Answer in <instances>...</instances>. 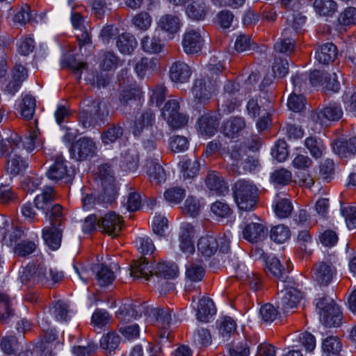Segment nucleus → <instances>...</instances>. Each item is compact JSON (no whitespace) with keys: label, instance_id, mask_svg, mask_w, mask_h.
<instances>
[{"label":"nucleus","instance_id":"f257e3e1","mask_svg":"<svg viewBox=\"0 0 356 356\" xmlns=\"http://www.w3.org/2000/svg\"><path fill=\"white\" fill-rule=\"evenodd\" d=\"M154 124V113L151 110H147L136 118L133 127L134 135L143 137L144 147L149 152L155 149L156 140L163 136L161 130Z\"/></svg>","mask_w":356,"mask_h":356},{"label":"nucleus","instance_id":"f03ea898","mask_svg":"<svg viewBox=\"0 0 356 356\" xmlns=\"http://www.w3.org/2000/svg\"><path fill=\"white\" fill-rule=\"evenodd\" d=\"M172 310L169 308H154L149 307L146 304H133L124 305L123 308L117 313L118 318L125 320L127 316H132L134 318L140 317L144 314L149 318H156L164 323L168 324L171 319Z\"/></svg>","mask_w":356,"mask_h":356},{"label":"nucleus","instance_id":"7ed1b4c3","mask_svg":"<svg viewBox=\"0 0 356 356\" xmlns=\"http://www.w3.org/2000/svg\"><path fill=\"white\" fill-rule=\"evenodd\" d=\"M232 191L235 202L241 210L250 211L254 207L258 188L252 181L239 179L233 185Z\"/></svg>","mask_w":356,"mask_h":356},{"label":"nucleus","instance_id":"20e7f679","mask_svg":"<svg viewBox=\"0 0 356 356\" xmlns=\"http://www.w3.org/2000/svg\"><path fill=\"white\" fill-rule=\"evenodd\" d=\"M316 306L318 310L320 319L324 325L328 327L339 325L342 320L341 312L331 298L323 296L318 299Z\"/></svg>","mask_w":356,"mask_h":356},{"label":"nucleus","instance_id":"39448f33","mask_svg":"<svg viewBox=\"0 0 356 356\" xmlns=\"http://www.w3.org/2000/svg\"><path fill=\"white\" fill-rule=\"evenodd\" d=\"M177 266L168 263H159L153 268V277L152 280L155 288L160 293H165L172 289V285L167 280L174 279L177 276Z\"/></svg>","mask_w":356,"mask_h":356},{"label":"nucleus","instance_id":"423d86ee","mask_svg":"<svg viewBox=\"0 0 356 356\" xmlns=\"http://www.w3.org/2000/svg\"><path fill=\"white\" fill-rule=\"evenodd\" d=\"M283 288L278 293L277 307L284 312L296 308L302 298L300 290L295 286V283L291 279L286 277V280L282 281Z\"/></svg>","mask_w":356,"mask_h":356},{"label":"nucleus","instance_id":"0eeeda50","mask_svg":"<svg viewBox=\"0 0 356 356\" xmlns=\"http://www.w3.org/2000/svg\"><path fill=\"white\" fill-rule=\"evenodd\" d=\"M179 102L176 99L168 100L161 110V115L172 129L184 127L189 121V116L179 112Z\"/></svg>","mask_w":356,"mask_h":356},{"label":"nucleus","instance_id":"6e6552de","mask_svg":"<svg viewBox=\"0 0 356 356\" xmlns=\"http://www.w3.org/2000/svg\"><path fill=\"white\" fill-rule=\"evenodd\" d=\"M343 115V111L339 104H330L322 109L312 112L310 115L311 121L314 124L312 129L314 131L319 130L323 126H325L330 121L339 120Z\"/></svg>","mask_w":356,"mask_h":356},{"label":"nucleus","instance_id":"1a4fd4ad","mask_svg":"<svg viewBox=\"0 0 356 356\" xmlns=\"http://www.w3.org/2000/svg\"><path fill=\"white\" fill-rule=\"evenodd\" d=\"M198 252L203 257H210L219 250L227 252L229 249V241L225 237L217 238L213 236H202L197 244Z\"/></svg>","mask_w":356,"mask_h":356},{"label":"nucleus","instance_id":"9d476101","mask_svg":"<svg viewBox=\"0 0 356 356\" xmlns=\"http://www.w3.org/2000/svg\"><path fill=\"white\" fill-rule=\"evenodd\" d=\"M206 33L200 29H188L183 36L182 46L188 54L200 52L204 43Z\"/></svg>","mask_w":356,"mask_h":356},{"label":"nucleus","instance_id":"9b49d317","mask_svg":"<svg viewBox=\"0 0 356 356\" xmlns=\"http://www.w3.org/2000/svg\"><path fill=\"white\" fill-rule=\"evenodd\" d=\"M122 222V218L111 211L98 219L97 227L108 235L116 236L121 231Z\"/></svg>","mask_w":356,"mask_h":356},{"label":"nucleus","instance_id":"f8f14e48","mask_svg":"<svg viewBox=\"0 0 356 356\" xmlns=\"http://www.w3.org/2000/svg\"><path fill=\"white\" fill-rule=\"evenodd\" d=\"M217 88L216 80H211L209 78L199 79L194 83L193 93L199 102L204 103L211 99Z\"/></svg>","mask_w":356,"mask_h":356},{"label":"nucleus","instance_id":"ddd939ff","mask_svg":"<svg viewBox=\"0 0 356 356\" xmlns=\"http://www.w3.org/2000/svg\"><path fill=\"white\" fill-rule=\"evenodd\" d=\"M96 149V145L91 138L82 137L72 145L70 152L73 159L83 160L92 156Z\"/></svg>","mask_w":356,"mask_h":356},{"label":"nucleus","instance_id":"4468645a","mask_svg":"<svg viewBox=\"0 0 356 356\" xmlns=\"http://www.w3.org/2000/svg\"><path fill=\"white\" fill-rule=\"evenodd\" d=\"M306 17L301 13L294 11L288 10L286 12V24L283 29V36L286 39L290 35L295 37L302 29L305 23Z\"/></svg>","mask_w":356,"mask_h":356},{"label":"nucleus","instance_id":"2eb2a0df","mask_svg":"<svg viewBox=\"0 0 356 356\" xmlns=\"http://www.w3.org/2000/svg\"><path fill=\"white\" fill-rule=\"evenodd\" d=\"M336 274V268L328 261L316 264L313 269V278L321 285H328Z\"/></svg>","mask_w":356,"mask_h":356},{"label":"nucleus","instance_id":"dca6fc26","mask_svg":"<svg viewBox=\"0 0 356 356\" xmlns=\"http://www.w3.org/2000/svg\"><path fill=\"white\" fill-rule=\"evenodd\" d=\"M63 277L62 272L57 270L49 268L47 269L43 265H35V277L33 278V284L43 283L49 284L51 281L52 283H56L60 281Z\"/></svg>","mask_w":356,"mask_h":356},{"label":"nucleus","instance_id":"f3484780","mask_svg":"<svg viewBox=\"0 0 356 356\" xmlns=\"http://www.w3.org/2000/svg\"><path fill=\"white\" fill-rule=\"evenodd\" d=\"M195 234V228L192 225L182 224L179 232V248L184 253L191 254L195 252V246L192 240Z\"/></svg>","mask_w":356,"mask_h":356},{"label":"nucleus","instance_id":"a211bd4d","mask_svg":"<svg viewBox=\"0 0 356 356\" xmlns=\"http://www.w3.org/2000/svg\"><path fill=\"white\" fill-rule=\"evenodd\" d=\"M56 199V194L54 188L44 185L42 193L35 197L34 202L38 209L48 213Z\"/></svg>","mask_w":356,"mask_h":356},{"label":"nucleus","instance_id":"6ab92c4d","mask_svg":"<svg viewBox=\"0 0 356 356\" xmlns=\"http://www.w3.org/2000/svg\"><path fill=\"white\" fill-rule=\"evenodd\" d=\"M246 124L241 117H230L224 122L222 126V133L227 137L234 138L241 134L245 128Z\"/></svg>","mask_w":356,"mask_h":356},{"label":"nucleus","instance_id":"aec40b11","mask_svg":"<svg viewBox=\"0 0 356 356\" xmlns=\"http://www.w3.org/2000/svg\"><path fill=\"white\" fill-rule=\"evenodd\" d=\"M267 230L265 226L258 222L247 224L243 229V238L250 243H257L261 241L266 235Z\"/></svg>","mask_w":356,"mask_h":356},{"label":"nucleus","instance_id":"412c9836","mask_svg":"<svg viewBox=\"0 0 356 356\" xmlns=\"http://www.w3.org/2000/svg\"><path fill=\"white\" fill-rule=\"evenodd\" d=\"M63 229L60 227L49 225L42 229V238L46 245L53 250L59 248L62 240Z\"/></svg>","mask_w":356,"mask_h":356},{"label":"nucleus","instance_id":"4be33fe9","mask_svg":"<svg viewBox=\"0 0 356 356\" xmlns=\"http://www.w3.org/2000/svg\"><path fill=\"white\" fill-rule=\"evenodd\" d=\"M170 78L173 82H187L192 74L191 67L184 62L176 61L170 68Z\"/></svg>","mask_w":356,"mask_h":356},{"label":"nucleus","instance_id":"5701e85b","mask_svg":"<svg viewBox=\"0 0 356 356\" xmlns=\"http://www.w3.org/2000/svg\"><path fill=\"white\" fill-rule=\"evenodd\" d=\"M245 154L241 147L234 145L232 147L228 155V168L229 170L234 174H240L241 168H245L244 159Z\"/></svg>","mask_w":356,"mask_h":356},{"label":"nucleus","instance_id":"b1692460","mask_svg":"<svg viewBox=\"0 0 356 356\" xmlns=\"http://www.w3.org/2000/svg\"><path fill=\"white\" fill-rule=\"evenodd\" d=\"M130 276L134 278L143 277L146 280H152L153 277V268L149 266L146 258L140 257L138 260L134 261L130 266Z\"/></svg>","mask_w":356,"mask_h":356},{"label":"nucleus","instance_id":"393cba45","mask_svg":"<svg viewBox=\"0 0 356 356\" xmlns=\"http://www.w3.org/2000/svg\"><path fill=\"white\" fill-rule=\"evenodd\" d=\"M22 139L17 133H13L10 137L0 140V154L7 158L9 155L17 152L22 145Z\"/></svg>","mask_w":356,"mask_h":356},{"label":"nucleus","instance_id":"a878e982","mask_svg":"<svg viewBox=\"0 0 356 356\" xmlns=\"http://www.w3.org/2000/svg\"><path fill=\"white\" fill-rule=\"evenodd\" d=\"M180 25L179 18L174 15H164L157 22L158 29L167 33L170 37L179 31Z\"/></svg>","mask_w":356,"mask_h":356},{"label":"nucleus","instance_id":"bb28decb","mask_svg":"<svg viewBox=\"0 0 356 356\" xmlns=\"http://www.w3.org/2000/svg\"><path fill=\"white\" fill-rule=\"evenodd\" d=\"M337 56V49L332 43L321 45L316 51L315 58L321 64L327 65L332 63Z\"/></svg>","mask_w":356,"mask_h":356},{"label":"nucleus","instance_id":"cd10ccee","mask_svg":"<svg viewBox=\"0 0 356 356\" xmlns=\"http://www.w3.org/2000/svg\"><path fill=\"white\" fill-rule=\"evenodd\" d=\"M207 188L214 193L221 195L228 191V186L216 172H209L206 177Z\"/></svg>","mask_w":356,"mask_h":356},{"label":"nucleus","instance_id":"c85d7f7f","mask_svg":"<svg viewBox=\"0 0 356 356\" xmlns=\"http://www.w3.org/2000/svg\"><path fill=\"white\" fill-rule=\"evenodd\" d=\"M67 175V169L65 161L63 155H57L54 163L47 172V176L49 179L58 181Z\"/></svg>","mask_w":356,"mask_h":356},{"label":"nucleus","instance_id":"c756f323","mask_svg":"<svg viewBox=\"0 0 356 356\" xmlns=\"http://www.w3.org/2000/svg\"><path fill=\"white\" fill-rule=\"evenodd\" d=\"M333 149L341 157L356 154V137L349 140L339 139L333 144Z\"/></svg>","mask_w":356,"mask_h":356},{"label":"nucleus","instance_id":"7c9ffc66","mask_svg":"<svg viewBox=\"0 0 356 356\" xmlns=\"http://www.w3.org/2000/svg\"><path fill=\"white\" fill-rule=\"evenodd\" d=\"M6 158V171L11 175L16 176L22 173L27 167V163L19 152Z\"/></svg>","mask_w":356,"mask_h":356},{"label":"nucleus","instance_id":"2f4dec72","mask_svg":"<svg viewBox=\"0 0 356 356\" xmlns=\"http://www.w3.org/2000/svg\"><path fill=\"white\" fill-rule=\"evenodd\" d=\"M236 277L239 280L247 282L254 291H257L259 289L260 284L259 277L256 276L252 271H250L244 264L238 265L236 269Z\"/></svg>","mask_w":356,"mask_h":356},{"label":"nucleus","instance_id":"473e14b6","mask_svg":"<svg viewBox=\"0 0 356 356\" xmlns=\"http://www.w3.org/2000/svg\"><path fill=\"white\" fill-rule=\"evenodd\" d=\"M216 312V308L213 301L208 298L200 300L197 307V318L202 322H207L210 316Z\"/></svg>","mask_w":356,"mask_h":356},{"label":"nucleus","instance_id":"72a5a7b5","mask_svg":"<svg viewBox=\"0 0 356 356\" xmlns=\"http://www.w3.org/2000/svg\"><path fill=\"white\" fill-rule=\"evenodd\" d=\"M147 174L149 181L154 185H160L166 180L163 168L156 162L151 161L147 165Z\"/></svg>","mask_w":356,"mask_h":356},{"label":"nucleus","instance_id":"f704fd0d","mask_svg":"<svg viewBox=\"0 0 356 356\" xmlns=\"http://www.w3.org/2000/svg\"><path fill=\"white\" fill-rule=\"evenodd\" d=\"M93 270L95 271L99 285L102 286L109 285L115 280L114 273L102 264L94 265Z\"/></svg>","mask_w":356,"mask_h":356},{"label":"nucleus","instance_id":"c9c22d12","mask_svg":"<svg viewBox=\"0 0 356 356\" xmlns=\"http://www.w3.org/2000/svg\"><path fill=\"white\" fill-rule=\"evenodd\" d=\"M206 12L207 6L204 0H193L186 9L188 17L194 20L203 19Z\"/></svg>","mask_w":356,"mask_h":356},{"label":"nucleus","instance_id":"e433bc0d","mask_svg":"<svg viewBox=\"0 0 356 356\" xmlns=\"http://www.w3.org/2000/svg\"><path fill=\"white\" fill-rule=\"evenodd\" d=\"M119 51L124 54H130L137 46L136 38L131 34L122 33L116 42Z\"/></svg>","mask_w":356,"mask_h":356},{"label":"nucleus","instance_id":"4c0bfd02","mask_svg":"<svg viewBox=\"0 0 356 356\" xmlns=\"http://www.w3.org/2000/svg\"><path fill=\"white\" fill-rule=\"evenodd\" d=\"M315 12L321 16H332L337 10V4L334 0H315Z\"/></svg>","mask_w":356,"mask_h":356},{"label":"nucleus","instance_id":"58836bf2","mask_svg":"<svg viewBox=\"0 0 356 356\" xmlns=\"http://www.w3.org/2000/svg\"><path fill=\"white\" fill-rule=\"evenodd\" d=\"M341 348V342L337 337H327L322 342V350L327 356L338 355Z\"/></svg>","mask_w":356,"mask_h":356},{"label":"nucleus","instance_id":"ea45409f","mask_svg":"<svg viewBox=\"0 0 356 356\" xmlns=\"http://www.w3.org/2000/svg\"><path fill=\"white\" fill-rule=\"evenodd\" d=\"M305 146L310 154L316 159L321 158L325 149L323 140L316 137H308L305 140Z\"/></svg>","mask_w":356,"mask_h":356},{"label":"nucleus","instance_id":"a19ab883","mask_svg":"<svg viewBox=\"0 0 356 356\" xmlns=\"http://www.w3.org/2000/svg\"><path fill=\"white\" fill-rule=\"evenodd\" d=\"M199 131L202 135L212 136L216 131L215 119L210 115H204L198 120Z\"/></svg>","mask_w":356,"mask_h":356},{"label":"nucleus","instance_id":"79ce46f5","mask_svg":"<svg viewBox=\"0 0 356 356\" xmlns=\"http://www.w3.org/2000/svg\"><path fill=\"white\" fill-rule=\"evenodd\" d=\"M142 49L148 54H157L161 51L163 44L161 40L154 36H144L140 42Z\"/></svg>","mask_w":356,"mask_h":356},{"label":"nucleus","instance_id":"37998d69","mask_svg":"<svg viewBox=\"0 0 356 356\" xmlns=\"http://www.w3.org/2000/svg\"><path fill=\"white\" fill-rule=\"evenodd\" d=\"M291 236L289 228L284 225H277L273 227L270 232V238L277 243H283Z\"/></svg>","mask_w":356,"mask_h":356},{"label":"nucleus","instance_id":"c03bdc74","mask_svg":"<svg viewBox=\"0 0 356 356\" xmlns=\"http://www.w3.org/2000/svg\"><path fill=\"white\" fill-rule=\"evenodd\" d=\"M124 134L123 128L120 125H114L105 130L102 134V140L104 145L112 144L120 140Z\"/></svg>","mask_w":356,"mask_h":356},{"label":"nucleus","instance_id":"a18cd8bd","mask_svg":"<svg viewBox=\"0 0 356 356\" xmlns=\"http://www.w3.org/2000/svg\"><path fill=\"white\" fill-rule=\"evenodd\" d=\"M24 231L17 227H8L4 228L3 233V243L8 246H12L22 237Z\"/></svg>","mask_w":356,"mask_h":356},{"label":"nucleus","instance_id":"49530a36","mask_svg":"<svg viewBox=\"0 0 356 356\" xmlns=\"http://www.w3.org/2000/svg\"><path fill=\"white\" fill-rule=\"evenodd\" d=\"M36 106L35 99L29 95H25L20 105V111L22 116L26 120L32 118Z\"/></svg>","mask_w":356,"mask_h":356},{"label":"nucleus","instance_id":"de8ad7c7","mask_svg":"<svg viewBox=\"0 0 356 356\" xmlns=\"http://www.w3.org/2000/svg\"><path fill=\"white\" fill-rule=\"evenodd\" d=\"M340 26L350 27L356 24V8L348 7L341 11L338 16Z\"/></svg>","mask_w":356,"mask_h":356},{"label":"nucleus","instance_id":"09e8293b","mask_svg":"<svg viewBox=\"0 0 356 356\" xmlns=\"http://www.w3.org/2000/svg\"><path fill=\"white\" fill-rule=\"evenodd\" d=\"M99 177L102 180L103 187L109 186V189L113 192L114 177L113 170L108 164H103L98 169Z\"/></svg>","mask_w":356,"mask_h":356},{"label":"nucleus","instance_id":"8fccbe9b","mask_svg":"<svg viewBox=\"0 0 356 356\" xmlns=\"http://www.w3.org/2000/svg\"><path fill=\"white\" fill-rule=\"evenodd\" d=\"M51 315L60 322H65L69 318L68 306L63 301L56 302L50 309Z\"/></svg>","mask_w":356,"mask_h":356},{"label":"nucleus","instance_id":"3c124183","mask_svg":"<svg viewBox=\"0 0 356 356\" xmlns=\"http://www.w3.org/2000/svg\"><path fill=\"white\" fill-rule=\"evenodd\" d=\"M120 341V337L115 332H111L102 337L100 340V346L108 353H111L117 348Z\"/></svg>","mask_w":356,"mask_h":356},{"label":"nucleus","instance_id":"603ef678","mask_svg":"<svg viewBox=\"0 0 356 356\" xmlns=\"http://www.w3.org/2000/svg\"><path fill=\"white\" fill-rule=\"evenodd\" d=\"M293 209L291 202L287 198H282L276 202L274 211L276 216L280 218L289 217Z\"/></svg>","mask_w":356,"mask_h":356},{"label":"nucleus","instance_id":"864d4df0","mask_svg":"<svg viewBox=\"0 0 356 356\" xmlns=\"http://www.w3.org/2000/svg\"><path fill=\"white\" fill-rule=\"evenodd\" d=\"M243 100L241 95L236 97H232L229 95H223L221 109L223 113L228 114L233 112L238 108Z\"/></svg>","mask_w":356,"mask_h":356},{"label":"nucleus","instance_id":"5fc2aeb1","mask_svg":"<svg viewBox=\"0 0 356 356\" xmlns=\"http://www.w3.org/2000/svg\"><path fill=\"white\" fill-rule=\"evenodd\" d=\"M40 136V131L38 129H34L30 131L29 136L25 138L23 145L28 152H31L35 149L42 147V141Z\"/></svg>","mask_w":356,"mask_h":356},{"label":"nucleus","instance_id":"6e6d98bb","mask_svg":"<svg viewBox=\"0 0 356 356\" xmlns=\"http://www.w3.org/2000/svg\"><path fill=\"white\" fill-rule=\"evenodd\" d=\"M211 341L210 332L205 328H198L193 334V341L197 346L206 347Z\"/></svg>","mask_w":356,"mask_h":356},{"label":"nucleus","instance_id":"4d7b16f0","mask_svg":"<svg viewBox=\"0 0 356 356\" xmlns=\"http://www.w3.org/2000/svg\"><path fill=\"white\" fill-rule=\"evenodd\" d=\"M13 315L10 308V302L8 296L0 292V321L6 323L8 319Z\"/></svg>","mask_w":356,"mask_h":356},{"label":"nucleus","instance_id":"13d9d810","mask_svg":"<svg viewBox=\"0 0 356 356\" xmlns=\"http://www.w3.org/2000/svg\"><path fill=\"white\" fill-rule=\"evenodd\" d=\"M186 277L192 282H199L204 276V269L200 264H190L186 270Z\"/></svg>","mask_w":356,"mask_h":356},{"label":"nucleus","instance_id":"bf43d9fd","mask_svg":"<svg viewBox=\"0 0 356 356\" xmlns=\"http://www.w3.org/2000/svg\"><path fill=\"white\" fill-rule=\"evenodd\" d=\"M286 38V39L284 38L282 32L280 40L274 45V48L277 51L285 54H290L295 49V37L289 35Z\"/></svg>","mask_w":356,"mask_h":356},{"label":"nucleus","instance_id":"052dcab7","mask_svg":"<svg viewBox=\"0 0 356 356\" xmlns=\"http://www.w3.org/2000/svg\"><path fill=\"white\" fill-rule=\"evenodd\" d=\"M111 317L106 311L98 310L92 316V323L96 330H101L110 323Z\"/></svg>","mask_w":356,"mask_h":356},{"label":"nucleus","instance_id":"680f3d73","mask_svg":"<svg viewBox=\"0 0 356 356\" xmlns=\"http://www.w3.org/2000/svg\"><path fill=\"white\" fill-rule=\"evenodd\" d=\"M266 267L275 277H284L285 270L277 258L268 257L266 260Z\"/></svg>","mask_w":356,"mask_h":356},{"label":"nucleus","instance_id":"e2e57ef3","mask_svg":"<svg viewBox=\"0 0 356 356\" xmlns=\"http://www.w3.org/2000/svg\"><path fill=\"white\" fill-rule=\"evenodd\" d=\"M181 169L185 178H192L198 173L200 163L196 159H187L182 161Z\"/></svg>","mask_w":356,"mask_h":356},{"label":"nucleus","instance_id":"0e129e2a","mask_svg":"<svg viewBox=\"0 0 356 356\" xmlns=\"http://www.w3.org/2000/svg\"><path fill=\"white\" fill-rule=\"evenodd\" d=\"M259 315L264 322L272 323L277 318L279 312L272 304L267 303L260 308Z\"/></svg>","mask_w":356,"mask_h":356},{"label":"nucleus","instance_id":"69168bd1","mask_svg":"<svg viewBox=\"0 0 356 356\" xmlns=\"http://www.w3.org/2000/svg\"><path fill=\"white\" fill-rule=\"evenodd\" d=\"M184 197L185 191L179 187L170 188L164 193L165 200L172 204H179Z\"/></svg>","mask_w":356,"mask_h":356},{"label":"nucleus","instance_id":"338daca9","mask_svg":"<svg viewBox=\"0 0 356 356\" xmlns=\"http://www.w3.org/2000/svg\"><path fill=\"white\" fill-rule=\"evenodd\" d=\"M287 106L289 108L294 112H300L305 108V98L302 95L292 92L289 97Z\"/></svg>","mask_w":356,"mask_h":356},{"label":"nucleus","instance_id":"774afa93","mask_svg":"<svg viewBox=\"0 0 356 356\" xmlns=\"http://www.w3.org/2000/svg\"><path fill=\"white\" fill-rule=\"evenodd\" d=\"M36 244L31 241H22L16 244L14 248L15 254L24 257L33 253L36 249Z\"/></svg>","mask_w":356,"mask_h":356}]
</instances>
